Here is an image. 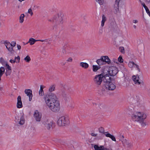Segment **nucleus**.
<instances>
[{
    "mask_svg": "<svg viewBox=\"0 0 150 150\" xmlns=\"http://www.w3.org/2000/svg\"><path fill=\"white\" fill-rule=\"evenodd\" d=\"M4 43L8 50L11 53H13L14 51L13 47H12L11 44L9 42L7 41H5Z\"/></svg>",
    "mask_w": 150,
    "mask_h": 150,
    "instance_id": "obj_12",
    "label": "nucleus"
},
{
    "mask_svg": "<svg viewBox=\"0 0 150 150\" xmlns=\"http://www.w3.org/2000/svg\"><path fill=\"white\" fill-rule=\"evenodd\" d=\"M110 75V68L108 69L105 68L103 69L102 73L98 75Z\"/></svg>",
    "mask_w": 150,
    "mask_h": 150,
    "instance_id": "obj_17",
    "label": "nucleus"
},
{
    "mask_svg": "<svg viewBox=\"0 0 150 150\" xmlns=\"http://www.w3.org/2000/svg\"><path fill=\"white\" fill-rule=\"evenodd\" d=\"M17 107L18 108H21L22 107L23 105L21 100V96H18L17 98Z\"/></svg>",
    "mask_w": 150,
    "mask_h": 150,
    "instance_id": "obj_16",
    "label": "nucleus"
},
{
    "mask_svg": "<svg viewBox=\"0 0 150 150\" xmlns=\"http://www.w3.org/2000/svg\"><path fill=\"white\" fill-rule=\"evenodd\" d=\"M145 10L146 11V13L148 14L150 16V12L149 9L148 8H147Z\"/></svg>",
    "mask_w": 150,
    "mask_h": 150,
    "instance_id": "obj_44",
    "label": "nucleus"
},
{
    "mask_svg": "<svg viewBox=\"0 0 150 150\" xmlns=\"http://www.w3.org/2000/svg\"><path fill=\"white\" fill-rule=\"evenodd\" d=\"M25 122V120L24 119L23 116H22L20 119V121L19 122V124L21 125H23Z\"/></svg>",
    "mask_w": 150,
    "mask_h": 150,
    "instance_id": "obj_35",
    "label": "nucleus"
},
{
    "mask_svg": "<svg viewBox=\"0 0 150 150\" xmlns=\"http://www.w3.org/2000/svg\"><path fill=\"white\" fill-rule=\"evenodd\" d=\"M45 87V86L43 85H40V88L39 91V94L40 96H42L44 95V92L43 89Z\"/></svg>",
    "mask_w": 150,
    "mask_h": 150,
    "instance_id": "obj_22",
    "label": "nucleus"
},
{
    "mask_svg": "<svg viewBox=\"0 0 150 150\" xmlns=\"http://www.w3.org/2000/svg\"><path fill=\"white\" fill-rule=\"evenodd\" d=\"M98 131L101 133H104L105 131L104 128L102 127H100L98 129Z\"/></svg>",
    "mask_w": 150,
    "mask_h": 150,
    "instance_id": "obj_37",
    "label": "nucleus"
},
{
    "mask_svg": "<svg viewBox=\"0 0 150 150\" xmlns=\"http://www.w3.org/2000/svg\"><path fill=\"white\" fill-rule=\"evenodd\" d=\"M133 27L134 28V29H136V28H137V26L136 25H133Z\"/></svg>",
    "mask_w": 150,
    "mask_h": 150,
    "instance_id": "obj_51",
    "label": "nucleus"
},
{
    "mask_svg": "<svg viewBox=\"0 0 150 150\" xmlns=\"http://www.w3.org/2000/svg\"><path fill=\"white\" fill-rule=\"evenodd\" d=\"M104 76H95L93 78L94 83L96 85H99L101 84L102 81H103Z\"/></svg>",
    "mask_w": 150,
    "mask_h": 150,
    "instance_id": "obj_9",
    "label": "nucleus"
},
{
    "mask_svg": "<svg viewBox=\"0 0 150 150\" xmlns=\"http://www.w3.org/2000/svg\"><path fill=\"white\" fill-rule=\"evenodd\" d=\"M11 46L12 47H14L16 45V42H12V43L11 44Z\"/></svg>",
    "mask_w": 150,
    "mask_h": 150,
    "instance_id": "obj_42",
    "label": "nucleus"
},
{
    "mask_svg": "<svg viewBox=\"0 0 150 150\" xmlns=\"http://www.w3.org/2000/svg\"><path fill=\"white\" fill-rule=\"evenodd\" d=\"M106 137H109L111 138L112 140L115 142L116 141L115 137L113 135H111L110 133L105 134Z\"/></svg>",
    "mask_w": 150,
    "mask_h": 150,
    "instance_id": "obj_25",
    "label": "nucleus"
},
{
    "mask_svg": "<svg viewBox=\"0 0 150 150\" xmlns=\"http://www.w3.org/2000/svg\"><path fill=\"white\" fill-rule=\"evenodd\" d=\"M106 17L104 15H103L102 17V20L101 23V26L103 27L104 25L105 22L106 21Z\"/></svg>",
    "mask_w": 150,
    "mask_h": 150,
    "instance_id": "obj_28",
    "label": "nucleus"
},
{
    "mask_svg": "<svg viewBox=\"0 0 150 150\" xmlns=\"http://www.w3.org/2000/svg\"><path fill=\"white\" fill-rule=\"evenodd\" d=\"M32 9H31V8H29L28 10V13H31V12H32Z\"/></svg>",
    "mask_w": 150,
    "mask_h": 150,
    "instance_id": "obj_46",
    "label": "nucleus"
},
{
    "mask_svg": "<svg viewBox=\"0 0 150 150\" xmlns=\"http://www.w3.org/2000/svg\"><path fill=\"white\" fill-rule=\"evenodd\" d=\"M5 65L6 67V75H7V74L10 75L11 74V67L9 66L8 63H6Z\"/></svg>",
    "mask_w": 150,
    "mask_h": 150,
    "instance_id": "obj_20",
    "label": "nucleus"
},
{
    "mask_svg": "<svg viewBox=\"0 0 150 150\" xmlns=\"http://www.w3.org/2000/svg\"><path fill=\"white\" fill-rule=\"evenodd\" d=\"M118 72L117 69L114 67L110 68V75H116Z\"/></svg>",
    "mask_w": 150,
    "mask_h": 150,
    "instance_id": "obj_13",
    "label": "nucleus"
},
{
    "mask_svg": "<svg viewBox=\"0 0 150 150\" xmlns=\"http://www.w3.org/2000/svg\"><path fill=\"white\" fill-rule=\"evenodd\" d=\"M48 21L52 22L54 26L57 27L61 26L63 23L62 15L61 13H58L52 19H49Z\"/></svg>",
    "mask_w": 150,
    "mask_h": 150,
    "instance_id": "obj_5",
    "label": "nucleus"
},
{
    "mask_svg": "<svg viewBox=\"0 0 150 150\" xmlns=\"http://www.w3.org/2000/svg\"><path fill=\"white\" fill-rule=\"evenodd\" d=\"M142 4L144 6V4H145L144 3H142Z\"/></svg>",
    "mask_w": 150,
    "mask_h": 150,
    "instance_id": "obj_53",
    "label": "nucleus"
},
{
    "mask_svg": "<svg viewBox=\"0 0 150 150\" xmlns=\"http://www.w3.org/2000/svg\"><path fill=\"white\" fill-rule=\"evenodd\" d=\"M120 0H115V1H118L119 2Z\"/></svg>",
    "mask_w": 150,
    "mask_h": 150,
    "instance_id": "obj_54",
    "label": "nucleus"
},
{
    "mask_svg": "<svg viewBox=\"0 0 150 150\" xmlns=\"http://www.w3.org/2000/svg\"><path fill=\"white\" fill-rule=\"evenodd\" d=\"M62 52L64 54H65L66 53V51H65V50H63L62 51Z\"/></svg>",
    "mask_w": 150,
    "mask_h": 150,
    "instance_id": "obj_49",
    "label": "nucleus"
},
{
    "mask_svg": "<svg viewBox=\"0 0 150 150\" xmlns=\"http://www.w3.org/2000/svg\"><path fill=\"white\" fill-rule=\"evenodd\" d=\"M24 92L27 96L29 97V100L30 101L32 99L33 96L32 90L30 89H25Z\"/></svg>",
    "mask_w": 150,
    "mask_h": 150,
    "instance_id": "obj_15",
    "label": "nucleus"
},
{
    "mask_svg": "<svg viewBox=\"0 0 150 150\" xmlns=\"http://www.w3.org/2000/svg\"><path fill=\"white\" fill-rule=\"evenodd\" d=\"M122 138H121L120 139V141H121L122 144L124 145H126L127 147H130L133 146L132 143L131 142H130L126 139H124V137L123 135L122 136Z\"/></svg>",
    "mask_w": 150,
    "mask_h": 150,
    "instance_id": "obj_10",
    "label": "nucleus"
},
{
    "mask_svg": "<svg viewBox=\"0 0 150 150\" xmlns=\"http://www.w3.org/2000/svg\"><path fill=\"white\" fill-rule=\"evenodd\" d=\"M128 66L130 68H132L133 67H136L139 70L138 66L135 64L133 62H130L128 64Z\"/></svg>",
    "mask_w": 150,
    "mask_h": 150,
    "instance_id": "obj_19",
    "label": "nucleus"
},
{
    "mask_svg": "<svg viewBox=\"0 0 150 150\" xmlns=\"http://www.w3.org/2000/svg\"><path fill=\"white\" fill-rule=\"evenodd\" d=\"M2 88H0V90H1V89Z\"/></svg>",
    "mask_w": 150,
    "mask_h": 150,
    "instance_id": "obj_56",
    "label": "nucleus"
},
{
    "mask_svg": "<svg viewBox=\"0 0 150 150\" xmlns=\"http://www.w3.org/2000/svg\"><path fill=\"white\" fill-rule=\"evenodd\" d=\"M38 40H36L33 38H30L28 43H29L30 45H32L34 44Z\"/></svg>",
    "mask_w": 150,
    "mask_h": 150,
    "instance_id": "obj_27",
    "label": "nucleus"
},
{
    "mask_svg": "<svg viewBox=\"0 0 150 150\" xmlns=\"http://www.w3.org/2000/svg\"><path fill=\"white\" fill-rule=\"evenodd\" d=\"M55 86L54 85H51L49 88L48 91L50 92H51L55 90Z\"/></svg>",
    "mask_w": 150,
    "mask_h": 150,
    "instance_id": "obj_30",
    "label": "nucleus"
},
{
    "mask_svg": "<svg viewBox=\"0 0 150 150\" xmlns=\"http://www.w3.org/2000/svg\"><path fill=\"white\" fill-rule=\"evenodd\" d=\"M137 105L138 107L140 108H143L144 107V104L142 101H139L137 102Z\"/></svg>",
    "mask_w": 150,
    "mask_h": 150,
    "instance_id": "obj_23",
    "label": "nucleus"
},
{
    "mask_svg": "<svg viewBox=\"0 0 150 150\" xmlns=\"http://www.w3.org/2000/svg\"><path fill=\"white\" fill-rule=\"evenodd\" d=\"M25 62L27 63H29L31 61V58L29 55L27 56L24 59Z\"/></svg>",
    "mask_w": 150,
    "mask_h": 150,
    "instance_id": "obj_32",
    "label": "nucleus"
},
{
    "mask_svg": "<svg viewBox=\"0 0 150 150\" xmlns=\"http://www.w3.org/2000/svg\"><path fill=\"white\" fill-rule=\"evenodd\" d=\"M73 61L71 57H70L68 58L67 60V61L68 62H71Z\"/></svg>",
    "mask_w": 150,
    "mask_h": 150,
    "instance_id": "obj_41",
    "label": "nucleus"
},
{
    "mask_svg": "<svg viewBox=\"0 0 150 150\" xmlns=\"http://www.w3.org/2000/svg\"><path fill=\"white\" fill-rule=\"evenodd\" d=\"M132 79L134 83L136 85L138 86L140 88L143 84V81L140 76H132Z\"/></svg>",
    "mask_w": 150,
    "mask_h": 150,
    "instance_id": "obj_8",
    "label": "nucleus"
},
{
    "mask_svg": "<svg viewBox=\"0 0 150 150\" xmlns=\"http://www.w3.org/2000/svg\"><path fill=\"white\" fill-rule=\"evenodd\" d=\"M144 7L145 8V9H146V8H148L146 6L145 4H144Z\"/></svg>",
    "mask_w": 150,
    "mask_h": 150,
    "instance_id": "obj_50",
    "label": "nucleus"
},
{
    "mask_svg": "<svg viewBox=\"0 0 150 150\" xmlns=\"http://www.w3.org/2000/svg\"><path fill=\"white\" fill-rule=\"evenodd\" d=\"M20 57L19 56H18L17 57H15L14 59H10L9 62L11 63H14L15 62L18 63L20 62Z\"/></svg>",
    "mask_w": 150,
    "mask_h": 150,
    "instance_id": "obj_18",
    "label": "nucleus"
},
{
    "mask_svg": "<svg viewBox=\"0 0 150 150\" xmlns=\"http://www.w3.org/2000/svg\"><path fill=\"white\" fill-rule=\"evenodd\" d=\"M133 22L134 23H136L138 22V21L136 20H134L133 21Z\"/></svg>",
    "mask_w": 150,
    "mask_h": 150,
    "instance_id": "obj_47",
    "label": "nucleus"
},
{
    "mask_svg": "<svg viewBox=\"0 0 150 150\" xmlns=\"http://www.w3.org/2000/svg\"><path fill=\"white\" fill-rule=\"evenodd\" d=\"M119 2L118 1H115L113 8V12L115 13H117L119 12Z\"/></svg>",
    "mask_w": 150,
    "mask_h": 150,
    "instance_id": "obj_14",
    "label": "nucleus"
},
{
    "mask_svg": "<svg viewBox=\"0 0 150 150\" xmlns=\"http://www.w3.org/2000/svg\"><path fill=\"white\" fill-rule=\"evenodd\" d=\"M42 114L38 110L35 111L34 114V117L37 122H40L42 118Z\"/></svg>",
    "mask_w": 150,
    "mask_h": 150,
    "instance_id": "obj_11",
    "label": "nucleus"
},
{
    "mask_svg": "<svg viewBox=\"0 0 150 150\" xmlns=\"http://www.w3.org/2000/svg\"><path fill=\"white\" fill-rule=\"evenodd\" d=\"M62 96L63 99L65 101H67L69 99V96L66 93H63Z\"/></svg>",
    "mask_w": 150,
    "mask_h": 150,
    "instance_id": "obj_26",
    "label": "nucleus"
},
{
    "mask_svg": "<svg viewBox=\"0 0 150 150\" xmlns=\"http://www.w3.org/2000/svg\"><path fill=\"white\" fill-rule=\"evenodd\" d=\"M30 14L31 16H32L33 14V12H32L31 13H30Z\"/></svg>",
    "mask_w": 150,
    "mask_h": 150,
    "instance_id": "obj_52",
    "label": "nucleus"
},
{
    "mask_svg": "<svg viewBox=\"0 0 150 150\" xmlns=\"http://www.w3.org/2000/svg\"><path fill=\"white\" fill-rule=\"evenodd\" d=\"M17 46L18 49V50H20L21 49V46L20 45L18 44L17 45Z\"/></svg>",
    "mask_w": 150,
    "mask_h": 150,
    "instance_id": "obj_45",
    "label": "nucleus"
},
{
    "mask_svg": "<svg viewBox=\"0 0 150 150\" xmlns=\"http://www.w3.org/2000/svg\"><path fill=\"white\" fill-rule=\"evenodd\" d=\"M93 147L95 150H104L105 149H108L106 148L104 149V147L103 146H99L97 145H94Z\"/></svg>",
    "mask_w": 150,
    "mask_h": 150,
    "instance_id": "obj_21",
    "label": "nucleus"
},
{
    "mask_svg": "<svg viewBox=\"0 0 150 150\" xmlns=\"http://www.w3.org/2000/svg\"><path fill=\"white\" fill-rule=\"evenodd\" d=\"M100 5H102L104 3L103 0H96Z\"/></svg>",
    "mask_w": 150,
    "mask_h": 150,
    "instance_id": "obj_39",
    "label": "nucleus"
},
{
    "mask_svg": "<svg viewBox=\"0 0 150 150\" xmlns=\"http://www.w3.org/2000/svg\"><path fill=\"white\" fill-rule=\"evenodd\" d=\"M41 122V129L44 132L50 130L55 125V123L53 120L47 118H44Z\"/></svg>",
    "mask_w": 150,
    "mask_h": 150,
    "instance_id": "obj_4",
    "label": "nucleus"
},
{
    "mask_svg": "<svg viewBox=\"0 0 150 150\" xmlns=\"http://www.w3.org/2000/svg\"><path fill=\"white\" fill-rule=\"evenodd\" d=\"M118 61L120 63H122L123 62V60L122 59V57L120 56L118 58Z\"/></svg>",
    "mask_w": 150,
    "mask_h": 150,
    "instance_id": "obj_38",
    "label": "nucleus"
},
{
    "mask_svg": "<svg viewBox=\"0 0 150 150\" xmlns=\"http://www.w3.org/2000/svg\"><path fill=\"white\" fill-rule=\"evenodd\" d=\"M120 51L122 53H125L124 48L123 47H121L120 48Z\"/></svg>",
    "mask_w": 150,
    "mask_h": 150,
    "instance_id": "obj_40",
    "label": "nucleus"
},
{
    "mask_svg": "<svg viewBox=\"0 0 150 150\" xmlns=\"http://www.w3.org/2000/svg\"><path fill=\"white\" fill-rule=\"evenodd\" d=\"M100 68V66L93 65V70L94 71H97L98 69Z\"/></svg>",
    "mask_w": 150,
    "mask_h": 150,
    "instance_id": "obj_33",
    "label": "nucleus"
},
{
    "mask_svg": "<svg viewBox=\"0 0 150 150\" xmlns=\"http://www.w3.org/2000/svg\"><path fill=\"white\" fill-rule=\"evenodd\" d=\"M148 150H150V149H149Z\"/></svg>",
    "mask_w": 150,
    "mask_h": 150,
    "instance_id": "obj_57",
    "label": "nucleus"
},
{
    "mask_svg": "<svg viewBox=\"0 0 150 150\" xmlns=\"http://www.w3.org/2000/svg\"><path fill=\"white\" fill-rule=\"evenodd\" d=\"M146 113L142 111H137L134 112L132 115V120L136 122L141 124L143 126L146 125L144 121L147 118Z\"/></svg>",
    "mask_w": 150,
    "mask_h": 150,
    "instance_id": "obj_2",
    "label": "nucleus"
},
{
    "mask_svg": "<svg viewBox=\"0 0 150 150\" xmlns=\"http://www.w3.org/2000/svg\"><path fill=\"white\" fill-rule=\"evenodd\" d=\"M80 65L84 69H87L88 67V64L85 62H81L80 63Z\"/></svg>",
    "mask_w": 150,
    "mask_h": 150,
    "instance_id": "obj_24",
    "label": "nucleus"
},
{
    "mask_svg": "<svg viewBox=\"0 0 150 150\" xmlns=\"http://www.w3.org/2000/svg\"><path fill=\"white\" fill-rule=\"evenodd\" d=\"M0 62L3 65H5L6 64V63H8L7 62L5 61L4 58L2 57L0 58Z\"/></svg>",
    "mask_w": 150,
    "mask_h": 150,
    "instance_id": "obj_34",
    "label": "nucleus"
},
{
    "mask_svg": "<svg viewBox=\"0 0 150 150\" xmlns=\"http://www.w3.org/2000/svg\"><path fill=\"white\" fill-rule=\"evenodd\" d=\"M105 62L108 64L112 65V63L111 62L108 56H102L100 59H97L96 62L98 64L100 65H102L103 64V62Z\"/></svg>",
    "mask_w": 150,
    "mask_h": 150,
    "instance_id": "obj_7",
    "label": "nucleus"
},
{
    "mask_svg": "<svg viewBox=\"0 0 150 150\" xmlns=\"http://www.w3.org/2000/svg\"><path fill=\"white\" fill-rule=\"evenodd\" d=\"M103 81L105 83L104 87L107 90L113 91L116 88L115 84L114 76H104Z\"/></svg>",
    "mask_w": 150,
    "mask_h": 150,
    "instance_id": "obj_3",
    "label": "nucleus"
},
{
    "mask_svg": "<svg viewBox=\"0 0 150 150\" xmlns=\"http://www.w3.org/2000/svg\"><path fill=\"white\" fill-rule=\"evenodd\" d=\"M25 15L24 14H21L19 17V22L20 23H22L24 21V18Z\"/></svg>",
    "mask_w": 150,
    "mask_h": 150,
    "instance_id": "obj_31",
    "label": "nucleus"
},
{
    "mask_svg": "<svg viewBox=\"0 0 150 150\" xmlns=\"http://www.w3.org/2000/svg\"><path fill=\"white\" fill-rule=\"evenodd\" d=\"M1 76H0V81L1 80Z\"/></svg>",
    "mask_w": 150,
    "mask_h": 150,
    "instance_id": "obj_55",
    "label": "nucleus"
},
{
    "mask_svg": "<svg viewBox=\"0 0 150 150\" xmlns=\"http://www.w3.org/2000/svg\"><path fill=\"white\" fill-rule=\"evenodd\" d=\"M70 122L69 117L67 115L60 117L57 122L58 125L60 126H67L70 124Z\"/></svg>",
    "mask_w": 150,
    "mask_h": 150,
    "instance_id": "obj_6",
    "label": "nucleus"
},
{
    "mask_svg": "<svg viewBox=\"0 0 150 150\" xmlns=\"http://www.w3.org/2000/svg\"><path fill=\"white\" fill-rule=\"evenodd\" d=\"M5 71V69L3 67L0 68V75H2L4 74Z\"/></svg>",
    "mask_w": 150,
    "mask_h": 150,
    "instance_id": "obj_36",
    "label": "nucleus"
},
{
    "mask_svg": "<svg viewBox=\"0 0 150 150\" xmlns=\"http://www.w3.org/2000/svg\"><path fill=\"white\" fill-rule=\"evenodd\" d=\"M43 98L47 105L52 111L57 112L59 110L60 103L55 93H51L45 94Z\"/></svg>",
    "mask_w": 150,
    "mask_h": 150,
    "instance_id": "obj_1",
    "label": "nucleus"
},
{
    "mask_svg": "<svg viewBox=\"0 0 150 150\" xmlns=\"http://www.w3.org/2000/svg\"><path fill=\"white\" fill-rule=\"evenodd\" d=\"M38 41H40L41 42H43L44 41H46V40H37Z\"/></svg>",
    "mask_w": 150,
    "mask_h": 150,
    "instance_id": "obj_48",
    "label": "nucleus"
},
{
    "mask_svg": "<svg viewBox=\"0 0 150 150\" xmlns=\"http://www.w3.org/2000/svg\"><path fill=\"white\" fill-rule=\"evenodd\" d=\"M112 60L115 63H116L117 64H118V61L117 60V59L115 58H113L112 59Z\"/></svg>",
    "mask_w": 150,
    "mask_h": 150,
    "instance_id": "obj_43",
    "label": "nucleus"
},
{
    "mask_svg": "<svg viewBox=\"0 0 150 150\" xmlns=\"http://www.w3.org/2000/svg\"><path fill=\"white\" fill-rule=\"evenodd\" d=\"M91 135L94 137H96V139L98 140L101 139V138L98 136V134L96 133H95L94 132H93L90 134Z\"/></svg>",
    "mask_w": 150,
    "mask_h": 150,
    "instance_id": "obj_29",
    "label": "nucleus"
}]
</instances>
